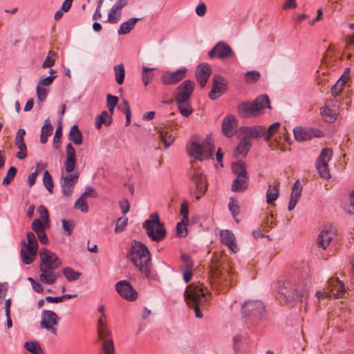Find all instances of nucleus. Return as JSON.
I'll return each mask as SVG.
<instances>
[{
  "label": "nucleus",
  "mask_w": 354,
  "mask_h": 354,
  "mask_svg": "<svg viewBox=\"0 0 354 354\" xmlns=\"http://www.w3.org/2000/svg\"><path fill=\"white\" fill-rule=\"evenodd\" d=\"M128 258L133 265L143 273L146 277L151 275L152 263L150 252L147 247L142 243L133 241L131 244V250Z\"/></svg>",
  "instance_id": "nucleus-1"
},
{
  "label": "nucleus",
  "mask_w": 354,
  "mask_h": 354,
  "mask_svg": "<svg viewBox=\"0 0 354 354\" xmlns=\"http://www.w3.org/2000/svg\"><path fill=\"white\" fill-rule=\"evenodd\" d=\"M278 292L284 297L285 301L290 302L308 295L306 285L297 281L295 277H289L278 283Z\"/></svg>",
  "instance_id": "nucleus-2"
},
{
  "label": "nucleus",
  "mask_w": 354,
  "mask_h": 354,
  "mask_svg": "<svg viewBox=\"0 0 354 354\" xmlns=\"http://www.w3.org/2000/svg\"><path fill=\"white\" fill-rule=\"evenodd\" d=\"M206 292V289L201 284L195 283L188 286L185 291L184 296L187 304L194 309L197 318H202L203 316L200 308H204L206 306L207 301Z\"/></svg>",
  "instance_id": "nucleus-3"
},
{
  "label": "nucleus",
  "mask_w": 354,
  "mask_h": 354,
  "mask_svg": "<svg viewBox=\"0 0 354 354\" xmlns=\"http://www.w3.org/2000/svg\"><path fill=\"white\" fill-rule=\"evenodd\" d=\"M194 86V82L187 80L176 88L175 100L180 113L185 117H188L192 113L189 99L193 93Z\"/></svg>",
  "instance_id": "nucleus-4"
},
{
  "label": "nucleus",
  "mask_w": 354,
  "mask_h": 354,
  "mask_svg": "<svg viewBox=\"0 0 354 354\" xmlns=\"http://www.w3.org/2000/svg\"><path fill=\"white\" fill-rule=\"evenodd\" d=\"M143 227L149 238L153 241H160L166 236V230L157 213H153L149 216V219L143 223Z\"/></svg>",
  "instance_id": "nucleus-5"
},
{
  "label": "nucleus",
  "mask_w": 354,
  "mask_h": 354,
  "mask_svg": "<svg viewBox=\"0 0 354 354\" xmlns=\"http://www.w3.org/2000/svg\"><path fill=\"white\" fill-rule=\"evenodd\" d=\"M265 108L272 109L270 99L266 94L259 95L252 102H245V118L260 115Z\"/></svg>",
  "instance_id": "nucleus-6"
},
{
  "label": "nucleus",
  "mask_w": 354,
  "mask_h": 354,
  "mask_svg": "<svg viewBox=\"0 0 354 354\" xmlns=\"http://www.w3.org/2000/svg\"><path fill=\"white\" fill-rule=\"evenodd\" d=\"M214 145L209 140H205L202 143L192 142L189 148V156L200 161L212 156Z\"/></svg>",
  "instance_id": "nucleus-7"
},
{
  "label": "nucleus",
  "mask_w": 354,
  "mask_h": 354,
  "mask_svg": "<svg viewBox=\"0 0 354 354\" xmlns=\"http://www.w3.org/2000/svg\"><path fill=\"white\" fill-rule=\"evenodd\" d=\"M190 193L198 201L207 189L206 179L203 174L194 171L190 175Z\"/></svg>",
  "instance_id": "nucleus-8"
},
{
  "label": "nucleus",
  "mask_w": 354,
  "mask_h": 354,
  "mask_svg": "<svg viewBox=\"0 0 354 354\" xmlns=\"http://www.w3.org/2000/svg\"><path fill=\"white\" fill-rule=\"evenodd\" d=\"M333 156V151L330 149L325 148L322 149L321 153L317 158L316 167L319 176L325 179L330 178L328 162Z\"/></svg>",
  "instance_id": "nucleus-9"
},
{
  "label": "nucleus",
  "mask_w": 354,
  "mask_h": 354,
  "mask_svg": "<svg viewBox=\"0 0 354 354\" xmlns=\"http://www.w3.org/2000/svg\"><path fill=\"white\" fill-rule=\"evenodd\" d=\"M39 253L41 259L39 266L56 270L61 266V260L55 253L50 252L49 250L41 248Z\"/></svg>",
  "instance_id": "nucleus-10"
},
{
  "label": "nucleus",
  "mask_w": 354,
  "mask_h": 354,
  "mask_svg": "<svg viewBox=\"0 0 354 354\" xmlns=\"http://www.w3.org/2000/svg\"><path fill=\"white\" fill-rule=\"evenodd\" d=\"M59 319L57 315L53 310H44L41 313L40 327L46 329L53 334H56L57 329L55 326L58 324Z\"/></svg>",
  "instance_id": "nucleus-11"
},
{
  "label": "nucleus",
  "mask_w": 354,
  "mask_h": 354,
  "mask_svg": "<svg viewBox=\"0 0 354 354\" xmlns=\"http://www.w3.org/2000/svg\"><path fill=\"white\" fill-rule=\"evenodd\" d=\"M187 72L186 68H182L176 71H165L160 76V82L167 86L176 84L185 77Z\"/></svg>",
  "instance_id": "nucleus-12"
},
{
  "label": "nucleus",
  "mask_w": 354,
  "mask_h": 354,
  "mask_svg": "<svg viewBox=\"0 0 354 354\" xmlns=\"http://www.w3.org/2000/svg\"><path fill=\"white\" fill-rule=\"evenodd\" d=\"M227 81L219 75H215L212 78V88L208 96L211 100H216L227 91Z\"/></svg>",
  "instance_id": "nucleus-13"
},
{
  "label": "nucleus",
  "mask_w": 354,
  "mask_h": 354,
  "mask_svg": "<svg viewBox=\"0 0 354 354\" xmlns=\"http://www.w3.org/2000/svg\"><path fill=\"white\" fill-rule=\"evenodd\" d=\"M79 178L78 172L73 174H62L60 178V185L62 194L69 197L72 195L75 183Z\"/></svg>",
  "instance_id": "nucleus-14"
},
{
  "label": "nucleus",
  "mask_w": 354,
  "mask_h": 354,
  "mask_svg": "<svg viewBox=\"0 0 354 354\" xmlns=\"http://www.w3.org/2000/svg\"><path fill=\"white\" fill-rule=\"evenodd\" d=\"M115 289L119 295L127 301H135L138 297L136 290L133 288L129 281L122 280L115 284Z\"/></svg>",
  "instance_id": "nucleus-15"
},
{
  "label": "nucleus",
  "mask_w": 354,
  "mask_h": 354,
  "mask_svg": "<svg viewBox=\"0 0 354 354\" xmlns=\"http://www.w3.org/2000/svg\"><path fill=\"white\" fill-rule=\"evenodd\" d=\"M232 171L236 175V178L233 180L231 190L232 192H241L243 189V163L241 161H237L232 164Z\"/></svg>",
  "instance_id": "nucleus-16"
},
{
  "label": "nucleus",
  "mask_w": 354,
  "mask_h": 354,
  "mask_svg": "<svg viewBox=\"0 0 354 354\" xmlns=\"http://www.w3.org/2000/svg\"><path fill=\"white\" fill-rule=\"evenodd\" d=\"M232 50L229 45L223 41H219L208 53V56L210 58L217 57L220 59H224L232 56Z\"/></svg>",
  "instance_id": "nucleus-17"
},
{
  "label": "nucleus",
  "mask_w": 354,
  "mask_h": 354,
  "mask_svg": "<svg viewBox=\"0 0 354 354\" xmlns=\"http://www.w3.org/2000/svg\"><path fill=\"white\" fill-rule=\"evenodd\" d=\"M295 139L297 141H305L310 140L313 137H320L322 135L321 131L316 129L304 128L297 127L293 129Z\"/></svg>",
  "instance_id": "nucleus-18"
},
{
  "label": "nucleus",
  "mask_w": 354,
  "mask_h": 354,
  "mask_svg": "<svg viewBox=\"0 0 354 354\" xmlns=\"http://www.w3.org/2000/svg\"><path fill=\"white\" fill-rule=\"evenodd\" d=\"M265 312L263 304L258 300L245 301V317H261Z\"/></svg>",
  "instance_id": "nucleus-19"
},
{
  "label": "nucleus",
  "mask_w": 354,
  "mask_h": 354,
  "mask_svg": "<svg viewBox=\"0 0 354 354\" xmlns=\"http://www.w3.org/2000/svg\"><path fill=\"white\" fill-rule=\"evenodd\" d=\"M21 245L20 254L22 262L26 265L31 264L37 256L38 249L26 245V242L24 240L21 241Z\"/></svg>",
  "instance_id": "nucleus-20"
},
{
  "label": "nucleus",
  "mask_w": 354,
  "mask_h": 354,
  "mask_svg": "<svg viewBox=\"0 0 354 354\" xmlns=\"http://www.w3.org/2000/svg\"><path fill=\"white\" fill-rule=\"evenodd\" d=\"M211 74L212 68L207 63H203L197 66L196 69V78L202 88L205 86Z\"/></svg>",
  "instance_id": "nucleus-21"
},
{
  "label": "nucleus",
  "mask_w": 354,
  "mask_h": 354,
  "mask_svg": "<svg viewBox=\"0 0 354 354\" xmlns=\"http://www.w3.org/2000/svg\"><path fill=\"white\" fill-rule=\"evenodd\" d=\"M237 124V120L234 116L232 115H227L224 118L222 122V131L223 134L227 138H231L235 133Z\"/></svg>",
  "instance_id": "nucleus-22"
},
{
  "label": "nucleus",
  "mask_w": 354,
  "mask_h": 354,
  "mask_svg": "<svg viewBox=\"0 0 354 354\" xmlns=\"http://www.w3.org/2000/svg\"><path fill=\"white\" fill-rule=\"evenodd\" d=\"M220 240L223 244L226 245L233 252H237V244L234 234L229 230H223L220 232Z\"/></svg>",
  "instance_id": "nucleus-23"
},
{
  "label": "nucleus",
  "mask_w": 354,
  "mask_h": 354,
  "mask_svg": "<svg viewBox=\"0 0 354 354\" xmlns=\"http://www.w3.org/2000/svg\"><path fill=\"white\" fill-rule=\"evenodd\" d=\"M334 232L332 231L331 225H326L322 230L317 237V244L323 250H326L329 245Z\"/></svg>",
  "instance_id": "nucleus-24"
},
{
  "label": "nucleus",
  "mask_w": 354,
  "mask_h": 354,
  "mask_svg": "<svg viewBox=\"0 0 354 354\" xmlns=\"http://www.w3.org/2000/svg\"><path fill=\"white\" fill-rule=\"evenodd\" d=\"M39 268L41 272L39 275V280L41 282L46 284H53L56 281L57 279V276L55 274L56 269L48 268L47 267L42 266H39Z\"/></svg>",
  "instance_id": "nucleus-25"
},
{
  "label": "nucleus",
  "mask_w": 354,
  "mask_h": 354,
  "mask_svg": "<svg viewBox=\"0 0 354 354\" xmlns=\"http://www.w3.org/2000/svg\"><path fill=\"white\" fill-rule=\"evenodd\" d=\"M301 191H302V186L300 184L299 180H297L293 185L291 195H290V198L289 203H288V210L289 211L292 210L295 207V206L301 196Z\"/></svg>",
  "instance_id": "nucleus-26"
},
{
  "label": "nucleus",
  "mask_w": 354,
  "mask_h": 354,
  "mask_svg": "<svg viewBox=\"0 0 354 354\" xmlns=\"http://www.w3.org/2000/svg\"><path fill=\"white\" fill-rule=\"evenodd\" d=\"M228 209L236 223H239L240 221L237 218V216L241 212V207L238 199L234 196H231L229 199Z\"/></svg>",
  "instance_id": "nucleus-27"
},
{
  "label": "nucleus",
  "mask_w": 354,
  "mask_h": 354,
  "mask_svg": "<svg viewBox=\"0 0 354 354\" xmlns=\"http://www.w3.org/2000/svg\"><path fill=\"white\" fill-rule=\"evenodd\" d=\"M68 139L76 145H80L82 143V133L77 124L72 126L68 133Z\"/></svg>",
  "instance_id": "nucleus-28"
},
{
  "label": "nucleus",
  "mask_w": 354,
  "mask_h": 354,
  "mask_svg": "<svg viewBox=\"0 0 354 354\" xmlns=\"http://www.w3.org/2000/svg\"><path fill=\"white\" fill-rule=\"evenodd\" d=\"M140 18L132 17L128 21L122 23L118 30L119 35H126L129 33L136 26V24L140 20Z\"/></svg>",
  "instance_id": "nucleus-29"
},
{
  "label": "nucleus",
  "mask_w": 354,
  "mask_h": 354,
  "mask_svg": "<svg viewBox=\"0 0 354 354\" xmlns=\"http://www.w3.org/2000/svg\"><path fill=\"white\" fill-rule=\"evenodd\" d=\"M158 137L164 142L165 148L170 147L174 140V136L169 129L158 131Z\"/></svg>",
  "instance_id": "nucleus-30"
},
{
  "label": "nucleus",
  "mask_w": 354,
  "mask_h": 354,
  "mask_svg": "<svg viewBox=\"0 0 354 354\" xmlns=\"http://www.w3.org/2000/svg\"><path fill=\"white\" fill-rule=\"evenodd\" d=\"M279 183H276L274 185H269L266 192V202L268 204L271 205L276 201L279 197Z\"/></svg>",
  "instance_id": "nucleus-31"
},
{
  "label": "nucleus",
  "mask_w": 354,
  "mask_h": 354,
  "mask_svg": "<svg viewBox=\"0 0 354 354\" xmlns=\"http://www.w3.org/2000/svg\"><path fill=\"white\" fill-rule=\"evenodd\" d=\"M329 106V104H326L324 107L320 109V113L326 122H333L337 118V113Z\"/></svg>",
  "instance_id": "nucleus-32"
},
{
  "label": "nucleus",
  "mask_w": 354,
  "mask_h": 354,
  "mask_svg": "<svg viewBox=\"0 0 354 354\" xmlns=\"http://www.w3.org/2000/svg\"><path fill=\"white\" fill-rule=\"evenodd\" d=\"M263 137V128L261 126L245 127V138H256Z\"/></svg>",
  "instance_id": "nucleus-33"
},
{
  "label": "nucleus",
  "mask_w": 354,
  "mask_h": 354,
  "mask_svg": "<svg viewBox=\"0 0 354 354\" xmlns=\"http://www.w3.org/2000/svg\"><path fill=\"white\" fill-rule=\"evenodd\" d=\"M328 286L329 288H333L335 286H338V291L337 293L333 294V297L336 299L340 297V293H343L344 292V284L342 281H341L338 278L336 279H330L328 281Z\"/></svg>",
  "instance_id": "nucleus-34"
},
{
  "label": "nucleus",
  "mask_w": 354,
  "mask_h": 354,
  "mask_svg": "<svg viewBox=\"0 0 354 354\" xmlns=\"http://www.w3.org/2000/svg\"><path fill=\"white\" fill-rule=\"evenodd\" d=\"M113 71L116 82L118 84H123L125 77V70L124 65L122 64H120L118 65L114 66Z\"/></svg>",
  "instance_id": "nucleus-35"
},
{
  "label": "nucleus",
  "mask_w": 354,
  "mask_h": 354,
  "mask_svg": "<svg viewBox=\"0 0 354 354\" xmlns=\"http://www.w3.org/2000/svg\"><path fill=\"white\" fill-rule=\"evenodd\" d=\"M62 273L68 281H76L79 279L81 276L80 272L75 271L70 267L63 268Z\"/></svg>",
  "instance_id": "nucleus-36"
},
{
  "label": "nucleus",
  "mask_w": 354,
  "mask_h": 354,
  "mask_svg": "<svg viewBox=\"0 0 354 354\" xmlns=\"http://www.w3.org/2000/svg\"><path fill=\"white\" fill-rule=\"evenodd\" d=\"M261 74L257 71H250L245 73V83L254 84L259 81Z\"/></svg>",
  "instance_id": "nucleus-37"
},
{
  "label": "nucleus",
  "mask_w": 354,
  "mask_h": 354,
  "mask_svg": "<svg viewBox=\"0 0 354 354\" xmlns=\"http://www.w3.org/2000/svg\"><path fill=\"white\" fill-rule=\"evenodd\" d=\"M154 68H147L145 66H142V78L145 86L149 84V83L153 80L154 74L152 72Z\"/></svg>",
  "instance_id": "nucleus-38"
},
{
  "label": "nucleus",
  "mask_w": 354,
  "mask_h": 354,
  "mask_svg": "<svg viewBox=\"0 0 354 354\" xmlns=\"http://www.w3.org/2000/svg\"><path fill=\"white\" fill-rule=\"evenodd\" d=\"M15 145L19 149V151L17 153V158L19 160H24L27 157L26 153V145L24 140H15Z\"/></svg>",
  "instance_id": "nucleus-39"
},
{
  "label": "nucleus",
  "mask_w": 354,
  "mask_h": 354,
  "mask_svg": "<svg viewBox=\"0 0 354 354\" xmlns=\"http://www.w3.org/2000/svg\"><path fill=\"white\" fill-rule=\"evenodd\" d=\"M24 347L34 354H44L40 345L36 342H26L24 344Z\"/></svg>",
  "instance_id": "nucleus-40"
},
{
  "label": "nucleus",
  "mask_w": 354,
  "mask_h": 354,
  "mask_svg": "<svg viewBox=\"0 0 354 354\" xmlns=\"http://www.w3.org/2000/svg\"><path fill=\"white\" fill-rule=\"evenodd\" d=\"M100 354H115L114 344L111 339L104 342Z\"/></svg>",
  "instance_id": "nucleus-41"
},
{
  "label": "nucleus",
  "mask_w": 354,
  "mask_h": 354,
  "mask_svg": "<svg viewBox=\"0 0 354 354\" xmlns=\"http://www.w3.org/2000/svg\"><path fill=\"white\" fill-rule=\"evenodd\" d=\"M43 182L45 187L47 190L52 194L54 187L53 180L52 176L48 171L46 170L44 174Z\"/></svg>",
  "instance_id": "nucleus-42"
},
{
  "label": "nucleus",
  "mask_w": 354,
  "mask_h": 354,
  "mask_svg": "<svg viewBox=\"0 0 354 354\" xmlns=\"http://www.w3.org/2000/svg\"><path fill=\"white\" fill-rule=\"evenodd\" d=\"M243 345V337L241 335H237L233 338V347L235 354H242V347Z\"/></svg>",
  "instance_id": "nucleus-43"
},
{
  "label": "nucleus",
  "mask_w": 354,
  "mask_h": 354,
  "mask_svg": "<svg viewBox=\"0 0 354 354\" xmlns=\"http://www.w3.org/2000/svg\"><path fill=\"white\" fill-rule=\"evenodd\" d=\"M281 124L279 122H274L272 125H270L267 131L263 129V138L266 140H269V139L277 132L279 129Z\"/></svg>",
  "instance_id": "nucleus-44"
},
{
  "label": "nucleus",
  "mask_w": 354,
  "mask_h": 354,
  "mask_svg": "<svg viewBox=\"0 0 354 354\" xmlns=\"http://www.w3.org/2000/svg\"><path fill=\"white\" fill-rule=\"evenodd\" d=\"M56 58H57V54L55 52L50 50L48 52V54L47 57H46L44 62L42 64V67L43 68L52 67L55 64Z\"/></svg>",
  "instance_id": "nucleus-45"
},
{
  "label": "nucleus",
  "mask_w": 354,
  "mask_h": 354,
  "mask_svg": "<svg viewBox=\"0 0 354 354\" xmlns=\"http://www.w3.org/2000/svg\"><path fill=\"white\" fill-rule=\"evenodd\" d=\"M17 172V169L15 167H10L8 169L6 176L3 179L2 184L3 185H9L12 180L14 179Z\"/></svg>",
  "instance_id": "nucleus-46"
},
{
  "label": "nucleus",
  "mask_w": 354,
  "mask_h": 354,
  "mask_svg": "<svg viewBox=\"0 0 354 354\" xmlns=\"http://www.w3.org/2000/svg\"><path fill=\"white\" fill-rule=\"evenodd\" d=\"M127 223H128L127 217L124 216L119 218L115 224V230H114L115 232L119 233V232H123L127 225Z\"/></svg>",
  "instance_id": "nucleus-47"
},
{
  "label": "nucleus",
  "mask_w": 354,
  "mask_h": 354,
  "mask_svg": "<svg viewBox=\"0 0 354 354\" xmlns=\"http://www.w3.org/2000/svg\"><path fill=\"white\" fill-rule=\"evenodd\" d=\"M74 207L77 209H80L82 212L86 213L88 212V205L84 201V198L80 196L75 203Z\"/></svg>",
  "instance_id": "nucleus-48"
},
{
  "label": "nucleus",
  "mask_w": 354,
  "mask_h": 354,
  "mask_svg": "<svg viewBox=\"0 0 354 354\" xmlns=\"http://www.w3.org/2000/svg\"><path fill=\"white\" fill-rule=\"evenodd\" d=\"M188 223L186 221L182 220L181 222L178 223L176 225V233L180 237H185L187 234L186 225Z\"/></svg>",
  "instance_id": "nucleus-49"
},
{
  "label": "nucleus",
  "mask_w": 354,
  "mask_h": 354,
  "mask_svg": "<svg viewBox=\"0 0 354 354\" xmlns=\"http://www.w3.org/2000/svg\"><path fill=\"white\" fill-rule=\"evenodd\" d=\"M32 229L37 234L45 231V225L38 218L33 220L32 223Z\"/></svg>",
  "instance_id": "nucleus-50"
},
{
  "label": "nucleus",
  "mask_w": 354,
  "mask_h": 354,
  "mask_svg": "<svg viewBox=\"0 0 354 354\" xmlns=\"http://www.w3.org/2000/svg\"><path fill=\"white\" fill-rule=\"evenodd\" d=\"M124 109H122L121 106H119L118 108L122 110V111L124 112V113L126 115V126H128L130 124L131 122V108L129 102L126 100H123Z\"/></svg>",
  "instance_id": "nucleus-51"
},
{
  "label": "nucleus",
  "mask_w": 354,
  "mask_h": 354,
  "mask_svg": "<svg viewBox=\"0 0 354 354\" xmlns=\"http://www.w3.org/2000/svg\"><path fill=\"white\" fill-rule=\"evenodd\" d=\"M36 93L38 100L40 102H44L46 99L48 89L46 87L37 86Z\"/></svg>",
  "instance_id": "nucleus-52"
},
{
  "label": "nucleus",
  "mask_w": 354,
  "mask_h": 354,
  "mask_svg": "<svg viewBox=\"0 0 354 354\" xmlns=\"http://www.w3.org/2000/svg\"><path fill=\"white\" fill-rule=\"evenodd\" d=\"M53 127L51 125L49 119L45 120L44 124L41 128V134L50 136L53 133Z\"/></svg>",
  "instance_id": "nucleus-53"
},
{
  "label": "nucleus",
  "mask_w": 354,
  "mask_h": 354,
  "mask_svg": "<svg viewBox=\"0 0 354 354\" xmlns=\"http://www.w3.org/2000/svg\"><path fill=\"white\" fill-rule=\"evenodd\" d=\"M118 13L114 8L112 7L109 13H108V19H106V22H109L111 24H116L119 21V17L116 16V14Z\"/></svg>",
  "instance_id": "nucleus-54"
},
{
  "label": "nucleus",
  "mask_w": 354,
  "mask_h": 354,
  "mask_svg": "<svg viewBox=\"0 0 354 354\" xmlns=\"http://www.w3.org/2000/svg\"><path fill=\"white\" fill-rule=\"evenodd\" d=\"M26 245H30V247H33L38 249V243L35 235L32 232H28L27 233Z\"/></svg>",
  "instance_id": "nucleus-55"
},
{
  "label": "nucleus",
  "mask_w": 354,
  "mask_h": 354,
  "mask_svg": "<svg viewBox=\"0 0 354 354\" xmlns=\"http://www.w3.org/2000/svg\"><path fill=\"white\" fill-rule=\"evenodd\" d=\"M62 223L64 230L67 232V235H71L75 226L73 221H68L65 219H63Z\"/></svg>",
  "instance_id": "nucleus-56"
},
{
  "label": "nucleus",
  "mask_w": 354,
  "mask_h": 354,
  "mask_svg": "<svg viewBox=\"0 0 354 354\" xmlns=\"http://www.w3.org/2000/svg\"><path fill=\"white\" fill-rule=\"evenodd\" d=\"M180 214L183 216V220L186 221V222L188 223L189 222V209H188V204L185 201H184L181 203Z\"/></svg>",
  "instance_id": "nucleus-57"
},
{
  "label": "nucleus",
  "mask_w": 354,
  "mask_h": 354,
  "mask_svg": "<svg viewBox=\"0 0 354 354\" xmlns=\"http://www.w3.org/2000/svg\"><path fill=\"white\" fill-rule=\"evenodd\" d=\"M56 77H57V75H49L45 78L40 80L37 84V86H43V87L50 86Z\"/></svg>",
  "instance_id": "nucleus-58"
},
{
  "label": "nucleus",
  "mask_w": 354,
  "mask_h": 354,
  "mask_svg": "<svg viewBox=\"0 0 354 354\" xmlns=\"http://www.w3.org/2000/svg\"><path fill=\"white\" fill-rule=\"evenodd\" d=\"M28 280L30 282L32 289L35 292H37L38 293H41L43 292L44 288L39 281L34 279L32 277H28Z\"/></svg>",
  "instance_id": "nucleus-59"
},
{
  "label": "nucleus",
  "mask_w": 354,
  "mask_h": 354,
  "mask_svg": "<svg viewBox=\"0 0 354 354\" xmlns=\"http://www.w3.org/2000/svg\"><path fill=\"white\" fill-rule=\"evenodd\" d=\"M344 81L339 80L331 88V93L333 96H337L342 90Z\"/></svg>",
  "instance_id": "nucleus-60"
},
{
  "label": "nucleus",
  "mask_w": 354,
  "mask_h": 354,
  "mask_svg": "<svg viewBox=\"0 0 354 354\" xmlns=\"http://www.w3.org/2000/svg\"><path fill=\"white\" fill-rule=\"evenodd\" d=\"M76 159H66L64 162V169L66 172L71 173L75 167Z\"/></svg>",
  "instance_id": "nucleus-61"
},
{
  "label": "nucleus",
  "mask_w": 354,
  "mask_h": 354,
  "mask_svg": "<svg viewBox=\"0 0 354 354\" xmlns=\"http://www.w3.org/2000/svg\"><path fill=\"white\" fill-rule=\"evenodd\" d=\"M181 260L185 263L186 269H193L194 264L189 255L187 254H183L181 255Z\"/></svg>",
  "instance_id": "nucleus-62"
},
{
  "label": "nucleus",
  "mask_w": 354,
  "mask_h": 354,
  "mask_svg": "<svg viewBox=\"0 0 354 354\" xmlns=\"http://www.w3.org/2000/svg\"><path fill=\"white\" fill-rule=\"evenodd\" d=\"M82 198H86L88 196H91L92 198H97V193L95 192V189L91 186H88L86 188L85 192L81 196Z\"/></svg>",
  "instance_id": "nucleus-63"
},
{
  "label": "nucleus",
  "mask_w": 354,
  "mask_h": 354,
  "mask_svg": "<svg viewBox=\"0 0 354 354\" xmlns=\"http://www.w3.org/2000/svg\"><path fill=\"white\" fill-rule=\"evenodd\" d=\"M118 103V97L113 95L111 94H108L106 95V104L107 106H116Z\"/></svg>",
  "instance_id": "nucleus-64"
}]
</instances>
